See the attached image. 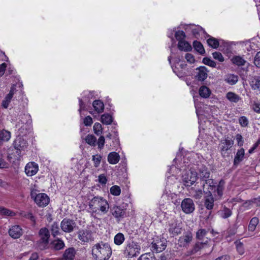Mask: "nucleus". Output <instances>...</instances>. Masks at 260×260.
<instances>
[{
    "label": "nucleus",
    "instance_id": "nucleus-38",
    "mask_svg": "<svg viewBox=\"0 0 260 260\" xmlns=\"http://www.w3.org/2000/svg\"><path fill=\"white\" fill-rule=\"evenodd\" d=\"M11 138V133L10 132L3 130L0 131V142L8 141Z\"/></svg>",
    "mask_w": 260,
    "mask_h": 260
},
{
    "label": "nucleus",
    "instance_id": "nucleus-40",
    "mask_svg": "<svg viewBox=\"0 0 260 260\" xmlns=\"http://www.w3.org/2000/svg\"><path fill=\"white\" fill-rule=\"evenodd\" d=\"M219 214L222 218H227L232 215V211L230 209L224 207L223 209L219 211Z\"/></svg>",
    "mask_w": 260,
    "mask_h": 260
},
{
    "label": "nucleus",
    "instance_id": "nucleus-56",
    "mask_svg": "<svg viewBox=\"0 0 260 260\" xmlns=\"http://www.w3.org/2000/svg\"><path fill=\"white\" fill-rule=\"evenodd\" d=\"M105 138L103 136H100V137L99 138L97 143L98 145V148L100 149H102L103 148L105 144Z\"/></svg>",
    "mask_w": 260,
    "mask_h": 260
},
{
    "label": "nucleus",
    "instance_id": "nucleus-62",
    "mask_svg": "<svg viewBox=\"0 0 260 260\" xmlns=\"http://www.w3.org/2000/svg\"><path fill=\"white\" fill-rule=\"evenodd\" d=\"M252 109L254 112L260 113V103L254 102Z\"/></svg>",
    "mask_w": 260,
    "mask_h": 260
},
{
    "label": "nucleus",
    "instance_id": "nucleus-20",
    "mask_svg": "<svg viewBox=\"0 0 260 260\" xmlns=\"http://www.w3.org/2000/svg\"><path fill=\"white\" fill-rule=\"evenodd\" d=\"M232 63L238 67H246L248 68L249 63L241 56H234L231 59Z\"/></svg>",
    "mask_w": 260,
    "mask_h": 260
},
{
    "label": "nucleus",
    "instance_id": "nucleus-41",
    "mask_svg": "<svg viewBox=\"0 0 260 260\" xmlns=\"http://www.w3.org/2000/svg\"><path fill=\"white\" fill-rule=\"evenodd\" d=\"M235 244L236 245V249L239 254H240V255L243 254L245 252L243 243L240 241H237L235 242Z\"/></svg>",
    "mask_w": 260,
    "mask_h": 260
},
{
    "label": "nucleus",
    "instance_id": "nucleus-46",
    "mask_svg": "<svg viewBox=\"0 0 260 260\" xmlns=\"http://www.w3.org/2000/svg\"><path fill=\"white\" fill-rule=\"evenodd\" d=\"M110 192L112 195L117 196L120 195L121 189L119 186L114 185L110 188Z\"/></svg>",
    "mask_w": 260,
    "mask_h": 260
},
{
    "label": "nucleus",
    "instance_id": "nucleus-35",
    "mask_svg": "<svg viewBox=\"0 0 260 260\" xmlns=\"http://www.w3.org/2000/svg\"><path fill=\"white\" fill-rule=\"evenodd\" d=\"M50 231L53 237L59 235L60 233L59 224L57 222H53L51 225Z\"/></svg>",
    "mask_w": 260,
    "mask_h": 260
},
{
    "label": "nucleus",
    "instance_id": "nucleus-7",
    "mask_svg": "<svg viewBox=\"0 0 260 260\" xmlns=\"http://www.w3.org/2000/svg\"><path fill=\"white\" fill-rule=\"evenodd\" d=\"M181 207L186 214L192 213L195 209V205L192 199L190 198H185L183 199L181 204Z\"/></svg>",
    "mask_w": 260,
    "mask_h": 260
},
{
    "label": "nucleus",
    "instance_id": "nucleus-31",
    "mask_svg": "<svg viewBox=\"0 0 260 260\" xmlns=\"http://www.w3.org/2000/svg\"><path fill=\"white\" fill-rule=\"evenodd\" d=\"M199 93L201 97L204 98H207L210 96L211 91L209 88L205 86H202L200 88Z\"/></svg>",
    "mask_w": 260,
    "mask_h": 260
},
{
    "label": "nucleus",
    "instance_id": "nucleus-43",
    "mask_svg": "<svg viewBox=\"0 0 260 260\" xmlns=\"http://www.w3.org/2000/svg\"><path fill=\"white\" fill-rule=\"evenodd\" d=\"M86 142L91 146H95L96 141V138L92 135H88L85 139Z\"/></svg>",
    "mask_w": 260,
    "mask_h": 260
},
{
    "label": "nucleus",
    "instance_id": "nucleus-53",
    "mask_svg": "<svg viewBox=\"0 0 260 260\" xmlns=\"http://www.w3.org/2000/svg\"><path fill=\"white\" fill-rule=\"evenodd\" d=\"M212 55L214 59H217L220 62H223L224 60L222 54L219 52H215L213 53Z\"/></svg>",
    "mask_w": 260,
    "mask_h": 260
},
{
    "label": "nucleus",
    "instance_id": "nucleus-44",
    "mask_svg": "<svg viewBox=\"0 0 260 260\" xmlns=\"http://www.w3.org/2000/svg\"><path fill=\"white\" fill-rule=\"evenodd\" d=\"M54 248L56 250H60L63 248L64 246L63 242L59 239L55 240L53 242Z\"/></svg>",
    "mask_w": 260,
    "mask_h": 260
},
{
    "label": "nucleus",
    "instance_id": "nucleus-54",
    "mask_svg": "<svg viewBox=\"0 0 260 260\" xmlns=\"http://www.w3.org/2000/svg\"><path fill=\"white\" fill-rule=\"evenodd\" d=\"M239 123L242 127H246L248 124V120L245 116H241L239 119Z\"/></svg>",
    "mask_w": 260,
    "mask_h": 260
},
{
    "label": "nucleus",
    "instance_id": "nucleus-61",
    "mask_svg": "<svg viewBox=\"0 0 260 260\" xmlns=\"http://www.w3.org/2000/svg\"><path fill=\"white\" fill-rule=\"evenodd\" d=\"M185 58L187 61L190 63H193L195 61L193 56L190 53L186 54Z\"/></svg>",
    "mask_w": 260,
    "mask_h": 260
},
{
    "label": "nucleus",
    "instance_id": "nucleus-59",
    "mask_svg": "<svg viewBox=\"0 0 260 260\" xmlns=\"http://www.w3.org/2000/svg\"><path fill=\"white\" fill-rule=\"evenodd\" d=\"M236 139L237 141L238 146H241L243 145L244 141L243 140V137L241 135L238 134L236 136Z\"/></svg>",
    "mask_w": 260,
    "mask_h": 260
},
{
    "label": "nucleus",
    "instance_id": "nucleus-26",
    "mask_svg": "<svg viewBox=\"0 0 260 260\" xmlns=\"http://www.w3.org/2000/svg\"><path fill=\"white\" fill-rule=\"evenodd\" d=\"M120 159L119 154L116 152H110L108 156V161L110 164L115 165L118 162Z\"/></svg>",
    "mask_w": 260,
    "mask_h": 260
},
{
    "label": "nucleus",
    "instance_id": "nucleus-55",
    "mask_svg": "<svg viewBox=\"0 0 260 260\" xmlns=\"http://www.w3.org/2000/svg\"><path fill=\"white\" fill-rule=\"evenodd\" d=\"M0 211H1V213H2L3 214L7 215V216H13L15 215L14 212H13V211L8 209L5 208H2L0 210Z\"/></svg>",
    "mask_w": 260,
    "mask_h": 260
},
{
    "label": "nucleus",
    "instance_id": "nucleus-19",
    "mask_svg": "<svg viewBox=\"0 0 260 260\" xmlns=\"http://www.w3.org/2000/svg\"><path fill=\"white\" fill-rule=\"evenodd\" d=\"M192 235L191 233H187L185 235L180 237L178 240V243L181 247H186L192 241Z\"/></svg>",
    "mask_w": 260,
    "mask_h": 260
},
{
    "label": "nucleus",
    "instance_id": "nucleus-27",
    "mask_svg": "<svg viewBox=\"0 0 260 260\" xmlns=\"http://www.w3.org/2000/svg\"><path fill=\"white\" fill-rule=\"evenodd\" d=\"M224 81L230 85H233L237 83L238 76L234 74H228L225 76Z\"/></svg>",
    "mask_w": 260,
    "mask_h": 260
},
{
    "label": "nucleus",
    "instance_id": "nucleus-22",
    "mask_svg": "<svg viewBox=\"0 0 260 260\" xmlns=\"http://www.w3.org/2000/svg\"><path fill=\"white\" fill-rule=\"evenodd\" d=\"M110 212L116 218L122 217L125 214V211L120 207L117 206H114L111 208L110 209Z\"/></svg>",
    "mask_w": 260,
    "mask_h": 260
},
{
    "label": "nucleus",
    "instance_id": "nucleus-21",
    "mask_svg": "<svg viewBox=\"0 0 260 260\" xmlns=\"http://www.w3.org/2000/svg\"><path fill=\"white\" fill-rule=\"evenodd\" d=\"M201 182L204 191H208L209 190L211 191L215 187V183L213 179L210 177Z\"/></svg>",
    "mask_w": 260,
    "mask_h": 260
},
{
    "label": "nucleus",
    "instance_id": "nucleus-30",
    "mask_svg": "<svg viewBox=\"0 0 260 260\" xmlns=\"http://www.w3.org/2000/svg\"><path fill=\"white\" fill-rule=\"evenodd\" d=\"M92 106L98 113H101L104 111V105L101 100H95L93 101Z\"/></svg>",
    "mask_w": 260,
    "mask_h": 260
},
{
    "label": "nucleus",
    "instance_id": "nucleus-63",
    "mask_svg": "<svg viewBox=\"0 0 260 260\" xmlns=\"http://www.w3.org/2000/svg\"><path fill=\"white\" fill-rule=\"evenodd\" d=\"M6 67L7 66L5 63H3L0 65V77L4 74Z\"/></svg>",
    "mask_w": 260,
    "mask_h": 260
},
{
    "label": "nucleus",
    "instance_id": "nucleus-37",
    "mask_svg": "<svg viewBox=\"0 0 260 260\" xmlns=\"http://www.w3.org/2000/svg\"><path fill=\"white\" fill-rule=\"evenodd\" d=\"M207 43L211 47L216 49L219 47V43L217 39L210 37L207 41Z\"/></svg>",
    "mask_w": 260,
    "mask_h": 260
},
{
    "label": "nucleus",
    "instance_id": "nucleus-48",
    "mask_svg": "<svg viewBox=\"0 0 260 260\" xmlns=\"http://www.w3.org/2000/svg\"><path fill=\"white\" fill-rule=\"evenodd\" d=\"M92 161L94 162V166L98 168L101 163L102 156L100 155L96 154L92 156Z\"/></svg>",
    "mask_w": 260,
    "mask_h": 260
},
{
    "label": "nucleus",
    "instance_id": "nucleus-39",
    "mask_svg": "<svg viewBox=\"0 0 260 260\" xmlns=\"http://www.w3.org/2000/svg\"><path fill=\"white\" fill-rule=\"evenodd\" d=\"M101 121L105 124H110L112 122V116L109 114H104L101 116Z\"/></svg>",
    "mask_w": 260,
    "mask_h": 260
},
{
    "label": "nucleus",
    "instance_id": "nucleus-58",
    "mask_svg": "<svg viewBox=\"0 0 260 260\" xmlns=\"http://www.w3.org/2000/svg\"><path fill=\"white\" fill-rule=\"evenodd\" d=\"M254 63L257 68H260V51L256 54L254 57Z\"/></svg>",
    "mask_w": 260,
    "mask_h": 260
},
{
    "label": "nucleus",
    "instance_id": "nucleus-10",
    "mask_svg": "<svg viewBox=\"0 0 260 260\" xmlns=\"http://www.w3.org/2000/svg\"><path fill=\"white\" fill-rule=\"evenodd\" d=\"M204 192L205 193L204 197V206L205 208L210 211V214L211 213V210H212L214 206V198L211 193V191L209 190L208 191H204Z\"/></svg>",
    "mask_w": 260,
    "mask_h": 260
},
{
    "label": "nucleus",
    "instance_id": "nucleus-25",
    "mask_svg": "<svg viewBox=\"0 0 260 260\" xmlns=\"http://www.w3.org/2000/svg\"><path fill=\"white\" fill-rule=\"evenodd\" d=\"M75 250L74 248H69L64 251L62 259L73 260L75 258Z\"/></svg>",
    "mask_w": 260,
    "mask_h": 260
},
{
    "label": "nucleus",
    "instance_id": "nucleus-34",
    "mask_svg": "<svg viewBox=\"0 0 260 260\" xmlns=\"http://www.w3.org/2000/svg\"><path fill=\"white\" fill-rule=\"evenodd\" d=\"M124 240V235L122 233H119L115 236L114 242L116 245H120L123 243Z\"/></svg>",
    "mask_w": 260,
    "mask_h": 260
},
{
    "label": "nucleus",
    "instance_id": "nucleus-14",
    "mask_svg": "<svg viewBox=\"0 0 260 260\" xmlns=\"http://www.w3.org/2000/svg\"><path fill=\"white\" fill-rule=\"evenodd\" d=\"M39 234L40 237V244H42L43 247H45L48 243V240L50 237L49 232L47 228H44L40 230Z\"/></svg>",
    "mask_w": 260,
    "mask_h": 260
},
{
    "label": "nucleus",
    "instance_id": "nucleus-24",
    "mask_svg": "<svg viewBox=\"0 0 260 260\" xmlns=\"http://www.w3.org/2000/svg\"><path fill=\"white\" fill-rule=\"evenodd\" d=\"M225 98L232 103H238L241 100V98L236 93L229 91L226 93Z\"/></svg>",
    "mask_w": 260,
    "mask_h": 260
},
{
    "label": "nucleus",
    "instance_id": "nucleus-5",
    "mask_svg": "<svg viewBox=\"0 0 260 260\" xmlns=\"http://www.w3.org/2000/svg\"><path fill=\"white\" fill-rule=\"evenodd\" d=\"M14 147L16 150L15 160H19L21 157V151L24 150L27 147V142L22 137L18 136L14 142Z\"/></svg>",
    "mask_w": 260,
    "mask_h": 260
},
{
    "label": "nucleus",
    "instance_id": "nucleus-13",
    "mask_svg": "<svg viewBox=\"0 0 260 260\" xmlns=\"http://www.w3.org/2000/svg\"><path fill=\"white\" fill-rule=\"evenodd\" d=\"M234 141L232 140L225 139L221 141L220 149L223 156L228 155L227 151L232 147Z\"/></svg>",
    "mask_w": 260,
    "mask_h": 260
},
{
    "label": "nucleus",
    "instance_id": "nucleus-12",
    "mask_svg": "<svg viewBox=\"0 0 260 260\" xmlns=\"http://www.w3.org/2000/svg\"><path fill=\"white\" fill-rule=\"evenodd\" d=\"M208 71L204 66L197 68L195 72V78L199 81H204L208 76Z\"/></svg>",
    "mask_w": 260,
    "mask_h": 260
},
{
    "label": "nucleus",
    "instance_id": "nucleus-4",
    "mask_svg": "<svg viewBox=\"0 0 260 260\" xmlns=\"http://www.w3.org/2000/svg\"><path fill=\"white\" fill-rule=\"evenodd\" d=\"M140 246L133 241L127 243L124 250V254L128 258L137 256L140 254Z\"/></svg>",
    "mask_w": 260,
    "mask_h": 260
},
{
    "label": "nucleus",
    "instance_id": "nucleus-42",
    "mask_svg": "<svg viewBox=\"0 0 260 260\" xmlns=\"http://www.w3.org/2000/svg\"><path fill=\"white\" fill-rule=\"evenodd\" d=\"M224 184L225 182L223 180H221L217 186V193L220 197L223 194Z\"/></svg>",
    "mask_w": 260,
    "mask_h": 260
},
{
    "label": "nucleus",
    "instance_id": "nucleus-32",
    "mask_svg": "<svg viewBox=\"0 0 260 260\" xmlns=\"http://www.w3.org/2000/svg\"><path fill=\"white\" fill-rule=\"evenodd\" d=\"M258 222L259 219L257 217H254L252 218L248 225V230L251 232L254 231Z\"/></svg>",
    "mask_w": 260,
    "mask_h": 260
},
{
    "label": "nucleus",
    "instance_id": "nucleus-11",
    "mask_svg": "<svg viewBox=\"0 0 260 260\" xmlns=\"http://www.w3.org/2000/svg\"><path fill=\"white\" fill-rule=\"evenodd\" d=\"M169 224V232L172 236L174 237L181 233L180 223L176 220H172Z\"/></svg>",
    "mask_w": 260,
    "mask_h": 260
},
{
    "label": "nucleus",
    "instance_id": "nucleus-18",
    "mask_svg": "<svg viewBox=\"0 0 260 260\" xmlns=\"http://www.w3.org/2000/svg\"><path fill=\"white\" fill-rule=\"evenodd\" d=\"M9 235L14 239L19 238L23 234V230L19 225L12 226L9 230Z\"/></svg>",
    "mask_w": 260,
    "mask_h": 260
},
{
    "label": "nucleus",
    "instance_id": "nucleus-9",
    "mask_svg": "<svg viewBox=\"0 0 260 260\" xmlns=\"http://www.w3.org/2000/svg\"><path fill=\"white\" fill-rule=\"evenodd\" d=\"M76 225V224L73 220L64 218L61 222L60 226L63 232L70 233L73 231Z\"/></svg>",
    "mask_w": 260,
    "mask_h": 260
},
{
    "label": "nucleus",
    "instance_id": "nucleus-3",
    "mask_svg": "<svg viewBox=\"0 0 260 260\" xmlns=\"http://www.w3.org/2000/svg\"><path fill=\"white\" fill-rule=\"evenodd\" d=\"M30 196L36 204L40 207H44L47 206L50 202V198L45 193H37L36 189L31 191Z\"/></svg>",
    "mask_w": 260,
    "mask_h": 260
},
{
    "label": "nucleus",
    "instance_id": "nucleus-6",
    "mask_svg": "<svg viewBox=\"0 0 260 260\" xmlns=\"http://www.w3.org/2000/svg\"><path fill=\"white\" fill-rule=\"evenodd\" d=\"M197 173L193 171L185 173L182 176L183 184L186 186H190L193 185L197 179Z\"/></svg>",
    "mask_w": 260,
    "mask_h": 260
},
{
    "label": "nucleus",
    "instance_id": "nucleus-49",
    "mask_svg": "<svg viewBox=\"0 0 260 260\" xmlns=\"http://www.w3.org/2000/svg\"><path fill=\"white\" fill-rule=\"evenodd\" d=\"M159 243L152 244V248L156 252H160L162 251L166 247V245L164 244H160L161 247H160L158 244Z\"/></svg>",
    "mask_w": 260,
    "mask_h": 260
},
{
    "label": "nucleus",
    "instance_id": "nucleus-17",
    "mask_svg": "<svg viewBox=\"0 0 260 260\" xmlns=\"http://www.w3.org/2000/svg\"><path fill=\"white\" fill-rule=\"evenodd\" d=\"M198 170L199 178L201 181H203L210 178V172L205 166H199Z\"/></svg>",
    "mask_w": 260,
    "mask_h": 260
},
{
    "label": "nucleus",
    "instance_id": "nucleus-45",
    "mask_svg": "<svg viewBox=\"0 0 260 260\" xmlns=\"http://www.w3.org/2000/svg\"><path fill=\"white\" fill-rule=\"evenodd\" d=\"M175 37L176 39L178 41V42H179V41H182V40H184L186 35L183 31L178 30L175 32Z\"/></svg>",
    "mask_w": 260,
    "mask_h": 260
},
{
    "label": "nucleus",
    "instance_id": "nucleus-8",
    "mask_svg": "<svg viewBox=\"0 0 260 260\" xmlns=\"http://www.w3.org/2000/svg\"><path fill=\"white\" fill-rule=\"evenodd\" d=\"M78 236L79 239L83 243H88L93 241L92 233L88 230H80L78 233Z\"/></svg>",
    "mask_w": 260,
    "mask_h": 260
},
{
    "label": "nucleus",
    "instance_id": "nucleus-47",
    "mask_svg": "<svg viewBox=\"0 0 260 260\" xmlns=\"http://www.w3.org/2000/svg\"><path fill=\"white\" fill-rule=\"evenodd\" d=\"M93 128L94 133L98 136L100 135L102 132V126L100 123H95L93 125Z\"/></svg>",
    "mask_w": 260,
    "mask_h": 260
},
{
    "label": "nucleus",
    "instance_id": "nucleus-52",
    "mask_svg": "<svg viewBox=\"0 0 260 260\" xmlns=\"http://www.w3.org/2000/svg\"><path fill=\"white\" fill-rule=\"evenodd\" d=\"M203 192L202 189L194 190L192 197L196 200H200L203 196Z\"/></svg>",
    "mask_w": 260,
    "mask_h": 260
},
{
    "label": "nucleus",
    "instance_id": "nucleus-33",
    "mask_svg": "<svg viewBox=\"0 0 260 260\" xmlns=\"http://www.w3.org/2000/svg\"><path fill=\"white\" fill-rule=\"evenodd\" d=\"M193 46L194 49L201 54H204L205 53V49L202 43L199 41H195L193 43Z\"/></svg>",
    "mask_w": 260,
    "mask_h": 260
},
{
    "label": "nucleus",
    "instance_id": "nucleus-16",
    "mask_svg": "<svg viewBox=\"0 0 260 260\" xmlns=\"http://www.w3.org/2000/svg\"><path fill=\"white\" fill-rule=\"evenodd\" d=\"M16 91V85H13L11 87L10 91L8 94H7L4 100L2 101V106L5 108H7L9 105L11 100Z\"/></svg>",
    "mask_w": 260,
    "mask_h": 260
},
{
    "label": "nucleus",
    "instance_id": "nucleus-50",
    "mask_svg": "<svg viewBox=\"0 0 260 260\" xmlns=\"http://www.w3.org/2000/svg\"><path fill=\"white\" fill-rule=\"evenodd\" d=\"M207 231L205 229L199 230L196 234L197 238L199 240H202L203 238L206 235Z\"/></svg>",
    "mask_w": 260,
    "mask_h": 260
},
{
    "label": "nucleus",
    "instance_id": "nucleus-64",
    "mask_svg": "<svg viewBox=\"0 0 260 260\" xmlns=\"http://www.w3.org/2000/svg\"><path fill=\"white\" fill-rule=\"evenodd\" d=\"M8 168V164L2 157H0V168Z\"/></svg>",
    "mask_w": 260,
    "mask_h": 260
},
{
    "label": "nucleus",
    "instance_id": "nucleus-29",
    "mask_svg": "<svg viewBox=\"0 0 260 260\" xmlns=\"http://www.w3.org/2000/svg\"><path fill=\"white\" fill-rule=\"evenodd\" d=\"M207 241L205 242H197L193 247V248L189 251L187 252V255H190L196 253L199 251L200 249L204 247L205 245L207 244Z\"/></svg>",
    "mask_w": 260,
    "mask_h": 260
},
{
    "label": "nucleus",
    "instance_id": "nucleus-36",
    "mask_svg": "<svg viewBox=\"0 0 260 260\" xmlns=\"http://www.w3.org/2000/svg\"><path fill=\"white\" fill-rule=\"evenodd\" d=\"M22 217L28 219L30 220L33 225H35L36 224V217L33 215L31 212H23L21 213Z\"/></svg>",
    "mask_w": 260,
    "mask_h": 260
},
{
    "label": "nucleus",
    "instance_id": "nucleus-60",
    "mask_svg": "<svg viewBox=\"0 0 260 260\" xmlns=\"http://www.w3.org/2000/svg\"><path fill=\"white\" fill-rule=\"evenodd\" d=\"M99 181L102 184H106L107 181L106 177L104 174H101L98 177Z\"/></svg>",
    "mask_w": 260,
    "mask_h": 260
},
{
    "label": "nucleus",
    "instance_id": "nucleus-1",
    "mask_svg": "<svg viewBox=\"0 0 260 260\" xmlns=\"http://www.w3.org/2000/svg\"><path fill=\"white\" fill-rule=\"evenodd\" d=\"M91 216L94 214H106L108 212L109 205L106 199L101 196L93 197L88 203Z\"/></svg>",
    "mask_w": 260,
    "mask_h": 260
},
{
    "label": "nucleus",
    "instance_id": "nucleus-57",
    "mask_svg": "<svg viewBox=\"0 0 260 260\" xmlns=\"http://www.w3.org/2000/svg\"><path fill=\"white\" fill-rule=\"evenodd\" d=\"M83 123L85 126H91L93 123L92 118L90 116H86L84 119Z\"/></svg>",
    "mask_w": 260,
    "mask_h": 260
},
{
    "label": "nucleus",
    "instance_id": "nucleus-51",
    "mask_svg": "<svg viewBox=\"0 0 260 260\" xmlns=\"http://www.w3.org/2000/svg\"><path fill=\"white\" fill-rule=\"evenodd\" d=\"M203 62L210 67L215 68L216 66V62L208 57H205L203 59Z\"/></svg>",
    "mask_w": 260,
    "mask_h": 260
},
{
    "label": "nucleus",
    "instance_id": "nucleus-28",
    "mask_svg": "<svg viewBox=\"0 0 260 260\" xmlns=\"http://www.w3.org/2000/svg\"><path fill=\"white\" fill-rule=\"evenodd\" d=\"M178 48L180 50L184 51H190L192 49L190 44L184 40L178 42Z\"/></svg>",
    "mask_w": 260,
    "mask_h": 260
},
{
    "label": "nucleus",
    "instance_id": "nucleus-2",
    "mask_svg": "<svg viewBox=\"0 0 260 260\" xmlns=\"http://www.w3.org/2000/svg\"><path fill=\"white\" fill-rule=\"evenodd\" d=\"M92 255L95 260H108L112 255V249L108 243L101 241L92 247Z\"/></svg>",
    "mask_w": 260,
    "mask_h": 260
},
{
    "label": "nucleus",
    "instance_id": "nucleus-23",
    "mask_svg": "<svg viewBox=\"0 0 260 260\" xmlns=\"http://www.w3.org/2000/svg\"><path fill=\"white\" fill-rule=\"evenodd\" d=\"M244 155L245 151L243 148L238 150L234 159L233 166L237 167L243 160Z\"/></svg>",
    "mask_w": 260,
    "mask_h": 260
},
{
    "label": "nucleus",
    "instance_id": "nucleus-15",
    "mask_svg": "<svg viewBox=\"0 0 260 260\" xmlns=\"http://www.w3.org/2000/svg\"><path fill=\"white\" fill-rule=\"evenodd\" d=\"M38 165L35 162H29L25 167V172L27 176H32L38 171Z\"/></svg>",
    "mask_w": 260,
    "mask_h": 260
}]
</instances>
